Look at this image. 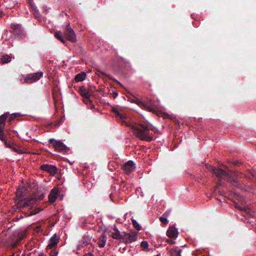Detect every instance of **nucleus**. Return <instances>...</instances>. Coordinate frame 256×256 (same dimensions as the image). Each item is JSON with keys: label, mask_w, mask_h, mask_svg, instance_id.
Here are the masks:
<instances>
[{"label": "nucleus", "mask_w": 256, "mask_h": 256, "mask_svg": "<svg viewBox=\"0 0 256 256\" xmlns=\"http://www.w3.org/2000/svg\"><path fill=\"white\" fill-rule=\"evenodd\" d=\"M16 198L15 200L16 208H28L27 210L22 211L25 216H31L36 214L40 212L42 209L37 208L32 210V208L36 204L37 200H41L44 199L45 194L37 192L32 194L29 197H24L22 189L20 188L16 190Z\"/></svg>", "instance_id": "1"}, {"label": "nucleus", "mask_w": 256, "mask_h": 256, "mask_svg": "<svg viewBox=\"0 0 256 256\" xmlns=\"http://www.w3.org/2000/svg\"><path fill=\"white\" fill-rule=\"evenodd\" d=\"M136 104L141 108L148 112H152L159 116L160 110L158 102L154 101L147 98L144 101L137 100Z\"/></svg>", "instance_id": "2"}, {"label": "nucleus", "mask_w": 256, "mask_h": 256, "mask_svg": "<svg viewBox=\"0 0 256 256\" xmlns=\"http://www.w3.org/2000/svg\"><path fill=\"white\" fill-rule=\"evenodd\" d=\"M132 128L134 134L140 140L147 142L152 140V138L149 134L150 130L147 124H140L138 126H132Z\"/></svg>", "instance_id": "3"}, {"label": "nucleus", "mask_w": 256, "mask_h": 256, "mask_svg": "<svg viewBox=\"0 0 256 256\" xmlns=\"http://www.w3.org/2000/svg\"><path fill=\"white\" fill-rule=\"evenodd\" d=\"M206 166L208 170L213 172L218 178L230 180L228 174L222 169L216 168L208 164H206Z\"/></svg>", "instance_id": "4"}, {"label": "nucleus", "mask_w": 256, "mask_h": 256, "mask_svg": "<svg viewBox=\"0 0 256 256\" xmlns=\"http://www.w3.org/2000/svg\"><path fill=\"white\" fill-rule=\"evenodd\" d=\"M8 114V113H5L0 116V140L3 142L6 140L4 132V128L6 125L5 122Z\"/></svg>", "instance_id": "5"}, {"label": "nucleus", "mask_w": 256, "mask_h": 256, "mask_svg": "<svg viewBox=\"0 0 256 256\" xmlns=\"http://www.w3.org/2000/svg\"><path fill=\"white\" fill-rule=\"evenodd\" d=\"M49 142L52 144V146L55 150L59 152H66L68 150L67 146L60 141H56L54 138H50Z\"/></svg>", "instance_id": "6"}, {"label": "nucleus", "mask_w": 256, "mask_h": 256, "mask_svg": "<svg viewBox=\"0 0 256 256\" xmlns=\"http://www.w3.org/2000/svg\"><path fill=\"white\" fill-rule=\"evenodd\" d=\"M43 72H42L28 74L24 78V82L31 84L40 79L42 76Z\"/></svg>", "instance_id": "7"}, {"label": "nucleus", "mask_w": 256, "mask_h": 256, "mask_svg": "<svg viewBox=\"0 0 256 256\" xmlns=\"http://www.w3.org/2000/svg\"><path fill=\"white\" fill-rule=\"evenodd\" d=\"M64 36L69 41L74 42H76V36L74 30L71 28L70 24L68 25L64 32Z\"/></svg>", "instance_id": "8"}, {"label": "nucleus", "mask_w": 256, "mask_h": 256, "mask_svg": "<svg viewBox=\"0 0 256 256\" xmlns=\"http://www.w3.org/2000/svg\"><path fill=\"white\" fill-rule=\"evenodd\" d=\"M40 169L50 174L52 176H54L58 172V169L52 164H44L40 166Z\"/></svg>", "instance_id": "9"}, {"label": "nucleus", "mask_w": 256, "mask_h": 256, "mask_svg": "<svg viewBox=\"0 0 256 256\" xmlns=\"http://www.w3.org/2000/svg\"><path fill=\"white\" fill-rule=\"evenodd\" d=\"M79 92L80 94L84 98V100L86 104H88L90 102V96L92 92V91H90L89 90H87L84 86H82L80 88Z\"/></svg>", "instance_id": "10"}, {"label": "nucleus", "mask_w": 256, "mask_h": 256, "mask_svg": "<svg viewBox=\"0 0 256 256\" xmlns=\"http://www.w3.org/2000/svg\"><path fill=\"white\" fill-rule=\"evenodd\" d=\"M11 28L12 32L14 35H17L18 36H22L24 35V30L20 25L14 24H12Z\"/></svg>", "instance_id": "11"}, {"label": "nucleus", "mask_w": 256, "mask_h": 256, "mask_svg": "<svg viewBox=\"0 0 256 256\" xmlns=\"http://www.w3.org/2000/svg\"><path fill=\"white\" fill-rule=\"evenodd\" d=\"M122 168L126 174H130L135 168L134 164L132 161L129 160L123 165Z\"/></svg>", "instance_id": "12"}, {"label": "nucleus", "mask_w": 256, "mask_h": 256, "mask_svg": "<svg viewBox=\"0 0 256 256\" xmlns=\"http://www.w3.org/2000/svg\"><path fill=\"white\" fill-rule=\"evenodd\" d=\"M28 2L32 10V12L34 17L36 18H39L40 16V14L38 10L36 8V6H35L32 0H28Z\"/></svg>", "instance_id": "13"}, {"label": "nucleus", "mask_w": 256, "mask_h": 256, "mask_svg": "<svg viewBox=\"0 0 256 256\" xmlns=\"http://www.w3.org/2000/svg\"><path fill=\"white\" fill-rule=\"evenodd\" d=\"M58 239L56 238V234H54L50 240V243L47 246L46 248H52L56 246L58 242Z\"/></svg>", "instance_id": "14"}, {"label": "nucleus", "mask_w": 256, "mask_h": 256, "mask_svg": "<svg viewBox=\"0 0 256 256\" xmlns=\"http://www.w3.org/2000/svg\"><path fill=\"white\" fill-rule=\"evenodd\" d=\"M58 190L56 188H53L50 190L48 195V200L50 203L55 202L58 197Z\"/></svg>", "instance_id": "15"}, {"label": "nucleus", "mask_w": 256, "mask_h": 256, "mask_svg": "<svg viewBox=\"0 0 256 256\" xmlns=\"http://www.w3.org/2000/svg\"><path fill=\"white\" fill-rule=\"evenodd\" d=\"M114 232L112 233V236L116 240H120L121 241H127L126 238L122 237V235L120 234V231L118 229H114Z\"/></svg>", "instance_id": "16"}, {"label": "nucleus", "mask_w": 256, "mask_h": 256, "mask_svg": "<svg viewBox=\"0 0 256 256\" xmlns=\"http://www.w3.org/2000/svg\"><path fill=\"white\" fill-rule=\"evenodd\" d=\"M167 236L171 238H175L178 236V230L174 227H170L167 230Z\"/></svg>", "instance_id": "17"}, {"label": "nucleus", "mask_w": 256, "mask_h": 256, "mask_svg": "<svg viewBox=\"0 0 256 256\" xmlns=\"http://www.w3.org/2000/svg\"><path fill=\"white\" fill-rule=\"evenodd\" d=\"M106 240L107 238L105 234H102L100 237L99 240L98 242V245L99 247L104 248L106 245Z\"/></svg>", "instance_id": "18"}, {"label": "nucleus", "mask_w": 256, "mask_h": 256, "mask_svg": "<svg viewBox=\"0 0 256 256\" xmlns=\"http://www.w3.org/2000/svg\"><path fill=\"white\" fill-rule=\"evenodd\" d=\"M170 210H167L165 213H164L162 216H161V223L166 225L168 224V221L167 220V218L170 215Z\"/></svg>", "instance_id": "19"}, {"label": "nucleus", "mask_w": 256, "mask_h": 256, "mask_svg": "<svg viewBox=\"0 0 256 256\" xmlns=\"http://www.w3.org/2000/svg\"><path fill=\"white\" fill-rule=\"evenodd\" d=\"M86 76V74L84 72H81L77 74L74 78L76 82H82L83 81Z\"/></svg>", "instance_id": "20"}, {"label": "nucleus", "mask_w": 256, "mask_h": 256, "mask_svg": "<svg viewBox=\"0 0 256 256\" xmlns=\"http://www.w3.org/2000/svg\"><path fill=\"white\" fill-rule=\"evenodd\" d=\"M126 236H128V242H132L136 241L137 239V234L136 232L126 234Z\"/></svg>", "instance_id": "21"}, {"label": "nucleus", "mask_w": 256, "mask_h": 256, "mask_svg": "<svg viewBox=\"0 0 256 256\" xmlns=\"http://www.w3.org/2000/svg\"><path fill=\"white\" fill-rule=\"evenodd\" d=\"M55 37L58 40H60L62 43L66 44V40L64 39L62 35V33L61 32H56L54 34Z\"/></svg>", "instance_id": "22"}, {"label": "nucleus", "mask_w": 256, "mask_h": 256, "mask_svg": "<svg viewBox=\"0 0 256 256\" xmlns=\"http://www.w3.org/2000/svg\"><path fill=\"white\" fill-rule=\"evenodd\" d=\"M12 60V58L8 54H5L0 58V63L2 64H6L10 62Z\"/></svg>", "instance_id": "23"}, {"label": "nucleus", "mask_w": 256, "mask_h": 256, "mask_svg": "<svg viewBox=\"0 0 256 256\" xmlns=\"http://www.w3.org/2000/svg\"><path fill=\"white\" fill-rule=\"evenodd\" d=\"M112 111L115 114L116 116L118 117L120 119H124L126 118L124 114L120 113L116 108H113Z\"/></svg>", "instance_id": "24"}, {"label": "nucleus", "mask_w": 256, "mask_h": 256, "mask_svg": "<svg viewBox=\"0 0 256 256\" xmlns=\"http://www.w3.org/2000/svg\"><path fill=\"white\" fill-rule=\"evenodd\" d=\"M180 252L181 250L180 248L172 250L170 251V254L171 256H181Z\"/></svg>", "instance_id": "25"}, {"label": "nucleus", "mask_w": 256, "mask_h": 256, "mask_svg": "<svg viewBox=\"0 0 256 256\" xmlns=\"http://www.w3.org/2000/svg\"><path fill=\"white\" fill-rule=\"evenodd\" d=\"M132 223L134 227L138 230H140L142 227L141 226L138 224V222H136V220L132 219Z\"/></svg>", "instance_id": "26"}, {"label": "nucleus", "mask_w": 256, "mask_h": 256, "mask_svg": "<svg viewBox=\"0 0 256 256\" xmlns=\"http://www.w3.org/2000/svg\"><path fill=\"white\" fill-rule=\"evenodd\" d=\"M140 246L144 249L146 250L148 248V242L146 241H142L141 242Z\"/></svg>", "instance_id": "27"}, {"label": "nucleus", "mask_w": 256, "mask_h": 256, "mask_svg": "<svg viewBox=\"0 0 256 256\" xmlns=\"http://www.w3.org/2000/svg\"><path fill=\"white\" fill-rule=\"evenodd\" d=\"M96 72H98L100 74H101L105 76H106V77H108L110 79H112L111 77L110 76L108 75L107 74H106L105 72H102V71H100V70H96ZM112 80H114L113 78H112Z\"/></svg>", "instance_id": "28"}, {"label": "nucleus", "mask_w": 256, "mask_h": 256, "mask_svg": "<svg viewBox=\"0 0 256 256\" xmlns=\"http://www.w3.org/2000/svg\"><path fill=\"white\" fill-rule=\"evenodd\" d=\"M14 152L18 153V154H21L22 153V150H21L20 149H18V148H17L15 147H14L12 146V148H11Z\"/></svg>", "instance_id": "29"}, {"label": "nucleus", "mask_w": 256, "mask_h": 256, "mask_svg": "<svg viewBox=\"0 0 256 256\" xmlns=\"http://www.w3.org/2000/svg\"><path fill=\"white\" fill-rule=\"evenodd\" d=\"M58 254V252L54 250V251H50V256H57Z\"/></svg>", "instance_id": "30"}, {"label": "nucleus", "mask_w": 256, "mask_h": 256, "mask_svg": "<svg viewBox=\"0 0 256 256\" xmlns=\"http://www.w3.org/2000/svg\"><path fill=\"white\" fill-rule=\"evenodd\" d=\"M160 114H161V117H163L164 118H168L169 116V115L168 114L162 112H161Z\"/></svg>", "instance_id": "31"}, {"label": "nucleus", "mask_w": 256, "mask_h": 256, "mask_svg": "<svg viewBox=\"0 0 256 256\" xmlns=\"http://www.w3.org/2000/svg\"><path fill=\"white\" fill-rule=\"evenodd\" d=\"M18 115V114H12L10 117V120H12L13 118H16V116Z\"/></svg>", "instance_id": "32"}, {"label": "nucleus", "mask_w": 256, "mask_h": 256, "mask_svg": "<svg viewBox=\"0 0 256 256\" xmlns=\"http://www.w3.org/2000/svg\"><path fill=\"white\" fill-rule=\"evenodd\" d=\"M126 233H124V235H122V237L126 238V240L127 241L125 240V241H122V242H124L125 243H128V236H126Z\"/></svg>", "instance_id": "33"}, {"label": "nucleus", "mask_w": 256, "mask_h": 256, "mask_svg": "<svg viewBox=\"0 0 256 256\" xmlns=\"http://www.w3.org/2000/svg\"><path fill=\"white\" fill-rule=\"evenodd\" d=\"M118 92H112V96L114 98H116V96H118Z\"/></svg>", "instance_id": "34"}, {"label": "nucleus", "mask_w": 256, "mask_h": 256, "mask_svg": "<svg viewBox=\"0 0 256 256\" xmlns=\"http://www.w3.org/2000/svg\"><path fill=\"white\" fill-rule=\"evenodd\" d=\"M4 142H5V144L6 146V147L12 148V146L10 144H8L6 140L4 141Z\"/></svg>", "instance_id": "35"}, {"label": "nucleus", "mask_w": 256, "mask_h": 256, "mask_svg": "<svg viewBox=\"0 0 256 256\" xmlns=\"http://www.w3.org/2000/svg\"><path fill=\"white\" fill-rule=\"evenodd\" d=\"M88 222H86V220H84V223H83V226H85Z\"/></svg>", "instance_id": "36"}, {"label": "nucleus", "mask_w": 256, "mask_h": 256, "mask_svg": "<svg viewBox=\"0 0 256 256\" xmlns=\"http://www.w3.org/2000/svg\"><path fill=\"white\" fill-rule=\"evenodd\" d=\"M168 242H170V244H173L174 243V242L173 240H170L168 241Z\"/></svg>", "instance_id": "37"}, {"label": "nucleus", "mask_w": 256, "mask_h": 256, "mask_svg": "<svg viewBox=\"0 0 256 256\" xmlns=\"http://www.w3.org/2000/svg\"><path fill=\"white\" fill-rule=\"evenodd\" d=\"M38 256H45V255L43 252H41L38 255Z\"/></svg>", "instance_id": "38"}, {"label": "nucleus", "mask_w": 256, "mask_h": 256, "mask_svg": "<svg viewBox=\"0 0 256 256\" xmlns=\"http://www.w3.org/2000/svg\"><path fill=\"white\" fill-rule=\"evenodd\" d=\"M2 12H0V17H2Z\"/></svg>", "instance_id": "39"}, {"label": "nucleus", "mask_w": 256, "mask_h": 256, "mask_svg": "<svg viewBox=\"0 0 256 256\" xmlns=\"http://www.w3.org/2000/svg\"><path fill=\"white\" fill-rule=\"evenodd\" d=\"M115 80L116 82L117 83H118V84H120V85L122 86V84L118 81L116 80Z\"/></svg>", "instance_id": "40"}, {"label": "nucleus", "mask_w": 256, "mask_h": 256, "mask_svg": "<svg viewBox=\"0 0 256 256\" xmlns=\"http://www.w3.org/2000/svg\"><path fill=\"white\" fill-rule=\"evenodd\" d=\"M16 244H14L12 246V247L14 248L15 246H16Z\"/></svg>", "instance_id": "41"}, {"label": "nucleus", "mask_w": 256, "mask_h": 256, "mask_svg": "<svg viewBox=\"0 0 256 256\" xmlns=\"http://www.w3.org/2000/svg\"><path fill=\"white\" fill-rule=\"evenodd\" d=\"M160 256V254H156V256Z\"/></svg>", "instance_id": "42"}, {"label": "nucleus", "mask_w": 256, "mask_h": 256, "mask_svg": "<svg viewBox=\"0 0 256 256\" xmlns=\"http://www.w3.org/2000/svg\"><path fill=\"white\" fill-rule=\"evenodd\" d=\"M53 98H54V100H55V98H54V96H53Z\"/></svg>", "instance_id": "43"}]
</instances>
